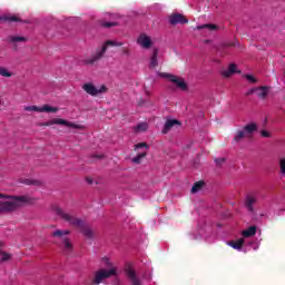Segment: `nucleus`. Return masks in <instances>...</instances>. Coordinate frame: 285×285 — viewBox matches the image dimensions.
Masks as SVG:
<instances>
[{"instance_id":"1","label":"nucleus","mask_w":285,"mask_h":285,"mask_svg":"<svg viewBox=\"0 0 285 285\" xmlns=\"http://www.w3.org/2000/svg\"><path fill=\"white\" fill-rule=\"evenodd\" d=\"M52 210H53L55 215L60 217V219H63V222L69 223V226L79 228L80 233H82V235L85 237H87V239H92V237H95V232L92 230V228H90L88 225H86V223L83 220H81L80 218L75 217L73 215L63 210L61 207H59L57 205H55L52 207Z\"/></svg>"},{"instance_id":"2","label":"nucleus","mask_w":285,"mask_h":285,"mask_svg":"<svg viewBox=\"0 0 285 285\" xmlns=\"http://www.w3.org/2000/svg\"><path fill=\"white\" fill-rule=\"evenodd\" d=\"M9 199H13V202L0 203V213H12L19 208V204H32V198L28 196H9Z\"/></svg>"},{"instance_id":"3","label":"nucleus","mask_w":285,"mask_h":285,"mask_svg":"<svg viewBox=\"0 0 285 285\" xmlns=\"http://www.w3.org/2000/svg\"><path fill=\"white\" fill-rule=\"evenodd\" d=\"M255 132H257V124L249 122L235 132L234 141L235 144H242L244 139H253V135H255Z\"/></svg>"},{"instance_id":"4","label":"nucleus","mask_w":285,"mask_h":285,"mask_svg":"<svg viewBox=\"0 0 285 285\" xmlns=\"http://www.w3.org/2000/svg\"><path fill=\"white\" fill-rule=\"evenodd\" d=\"M108 46H124V42H117L112 40H107L105 45L102 46L101 50L96 51V53L91 58H86L81 60L82 66H94V63H97L99 59L106 55V50H108Z\"/></svg>"},{"instance_id":"5","label":"nucleus","mask_w":285,"mask_h":285,"mask_svg":"<svg viewBox=\"0 0 285 285\" xmlns=\"http://www.w3.org/2000/svg\"><path fill=\"white\" fill-rule=\"evenodd\" d=\"M117 275V269L110 268V269H99L95 273L94 279L91 281V285H99L104 279H109V277H112Z\"/></svg>"},{"instance_id":"6","label":"nucleus","mask_w":285,"mask_h":285,"mask_svg":"<svg viewBox=\"0 0 285 285\" xmlns=\"http://www.w3.org/2000/svg\"><path fill=\"white\" fill-rule=\"evenodd\" d=\"M160 77H164L165 79H169L171 83H175V86L179 89L186 92L188 90V85L186 83V80L184 78H179L177 76L170 75V73H160Z\"/></svg>"},{"instance_id":"7","label":"nucleus","mask_w":285,"mask_h":285,"mask_svg":"<svg viewBox=\"0 0 285 285\" xmlns=\"http://www.w3.org/2000/svg\"><path fill=\"white\" fill-rule=\"evenodd\" d=\"M66 126L67 128H80L79 125L75 122H70L68 120H63L61 118H53L51 120H48L47 122H42L41 126Z\"/></svg>"},{"instance_id":"8","label":"nucleus","mask_w":285,"mask_h":285,"mask_svg":"<svg viewBox=\"0 0 285 285\" xmlns=\"http://www.w3.org/2000/svg\"><path fill=\"white\" fill-rule=\"evenodd\" d=\"M66 235H70V230L58 229L51 234L52 237H59L62 240L66 250H72V243H70Z\"/></svg>"},{"instance_id":"9","label":"nucleus","mask_w":285,"mask_h":285,"mask_svg":"<svg viewBox=\"0 0 285 285\" xmlns=\"http://www.w3.org/2000/svg\"><path fill=\"white\" fill-rule=\"evenodd\" d=\"M82 90H85L87 95H91V97H97V95H104V92H106L108 88H106V86L102 85L99 89H97L95 85L88 82L82 86Z\"/></svg>"},{"instance_id":"10","label":"nucleus","mask_w":285,"mask_h":285,"mask_svg":"<svg viewBox=\"0 0 285 285\" xmlns=\"http://www.w3.org/2000/svg\"><path fill=\"white\" fill-rule=\"evenodd\" d=\"M125 273L131 285H141V279H139L137 272L132 267H126Z\"/></svg>"},{"instance_id":"11","label":"nucleus","mask_w":285,"mask_h":285,"mask_svg":"<svg viewBox=\"0 0 285 285\" xmlns=\"http://www.w3.org/2000/svg\"><path fill=\"white\" fill-rule=\"evenodd\" d=\"M169 23L170 26H177V23H188V20L186 19V16L181 13H174L169 16Z\"/></svg>"},{"instance_id":"12","label":"nucleus","mask_w":285,"mask_h":285,"mask_svg":"<svg viewBox=\"0 0 285 285\" xmlns=\"http://www.w3.org/2000/svg\"><path fill=\"white\" fill-rule=\"evenodd\" d=\"M7 41L8 43H11V46H13V48L17 50V43H26V41H28V38L22 36H8Z\"/></svg>"},{"instance_id":"13","label":"nucleus","mask_w":285,"mask_h":285,"mask_svg":"<svg viewBox=\"0 0 285 285\" xmlns=\"http://www.w3.org/2000/svg\"><path fill=\"white\" fill-rule=\"evenodd\" d=\"M175 126H181L179 120H177V119L167 120L163 128V135H168V132H170V130H173V128H175Z\"/></svg>"},{"instance_id":"14","label":"nucleus","mask_w":285,"mask_h":285,"mask_svg":"<svg viewBox=\"0 0 285 285\" xmlns=\"http://www.w3.org/2000/svg\"><path fill=\"white\" fill-rule=\"evenodd\" d=\"M236 72L240 73L242 71L237 70V65L232 63L226 70L222 72V75L225 77V79H228L233 77V75H236Z\"/></svg>"},{"instance_id":"15","label":"nucleus","mask_w":285,"mask_h":285,"mask_svg":"<svg viewBox=\"0 0 285 285\" xmlns=\"http://www.w3.org/2000/svg\"><path fill=\"white\" fill-rule=\"evenodd\" d=\"M138 43L139 46H141L142 48H150V46H153V41L150 40V37L146 36V35H140V37L138 38Z\"/></svg>"},{"instance_id":"16","label":"nucleus","mask_w":285,"mask_h":285,"mask_svg":"<svg viewBox=\"0 0 285 285\" xmlns=\"http://www.w3.org/2000/svg\"><path fill=\"white\" fill-rule=\"evenodd\" d=\"M254 204H257V198L255 196H247L245 199V206L249 210V213H253V210H255L253 208Z\"/></svg>"},{"instance_id":"17","label":"nucleus","mask_w":285,"mask_h":285,"mask_svg":"<svg viewBox=\"0 0 285 285\" xmlns=\"http://www.w3.org/2000/svg\"><path fill=\"white\" fill-rule=\"evenodd\" d=\"M227 244L228 246L234 248V250H242V248L244 247V238H239L237 240H230Z\"/></svg>"},{"instance_id":"18","label":"nucleus","mask_w":285,"mask_h":285,"mask_svg":"<svg viewBox=\"0 0 285 285\" xmlns=\"http://www.w3.org/2000/svg\"><path fill=\"white\" fill-rule=\"evenodd\" d=\"M159 56V49L155 48L153 50L151 59H150V68H157L159 66V61L157 60V57Z\"/></svg>"},{"instance_id":"19","label":"nucleus","mask_w":285,"mask_h":285,"mask_svg":"<svg viewBox=\"0 0 285 285\" xmlns=\"http://www.w3.org/2000/svg\"><path fill=\"white\" fill-rule=\"evenodd\" d=\"M20 184H24L26 186H43V181L40 179H22Z\"/></svg>"},{"instance_id":"20","label":"nucleus","mask_w":285,"mask_h":285,"mask_svg":"<svg viewBox=\"0 0 285 285\" xmlns=\"http://www.w3.org/2000/svg\"><path fill=\"white\" fill-rule=\"evenodd\" d=\"M204 186H206V181L198 180V181L194 183L190 193L193 195H195V193H199V190H202L204 188Z\"/></svg>"},{"instance_id":"21","label":"nucleus","mask_w":285,"mask_h":285,"mask_svg":"<svg viewBox=\"0 0 285 285\" xmlns=\"http://www.w3.org/2000/svg\"><path fill=\"white\" fill-rule=\"evenodd\" d=\"M242 235L243 237H254V235H257V227L250 226L247 229L243 230Z\"/></svg>"},{"instance_id":"22","label":"nucleus","mask_w":285,"mask_h":285,"mask_svg":"<svg viewBox=\"0 0 285 285\" xmlns=\"http://www.w3.org/2000/svg\"><path fill=\"white\" fill-rule=\"evenodd\" d=\"M98 24L101 28H116V26H119V22L117 21H106V20H99Z\"/></svg>"},{"instance_id":"23","label":"nucleus","mask_w":285,"mask_h":285,"mask_svg":"<svg viewBox=\"0 0 285 285\" xmlns=\"http://www.w3.org/2000/svg\"><path fill=\"white\" fill-rule=\"evenodd\" d=\"M256 92L258 99H266L268 97V87H258Z\"/></svg>"},{"instance_id":"24","label":"nucleus","mask_w":285,"mask_h":285,"mask_svg":"<svg viewBox=\"0 0 285 285\" xmlns=\"http://www.w3.org/2000/svg\"><path fill=\"white\" fill-rule=\"evenodd\" d=\"M40 112H59V107H52L50 105H43L40 107Z\"/></svg>"},{"instance_id":"25","label":"nucleus","mask_w":285,"mask_h":285,"mask_svg":"<svg viewBox=\"0 0 285 285\" xmlns=\"http://www.w3.org/2000/svg\"><path fill=\"white\" fill-rule=\"evenodd\" d=\"M135 132H146L148 130V124L147 122H140L134 128Z\"/></svg>"},{"instance_id":"26","label":"nucleus","mask_w":285,"mask_h":285,"mask_svg":"<svg viewBox=\"0 0 285 285\" xmlns=\"http://www.w3.org/2000/svg\"><path fill=\"white\" fill-rule=\"evenodd\" d=\"M0 246H3V243L0 242ZM11 257L12 255L0 249V262H10Z\"/></svg>"},{"instance_id":"27","label":"nucleus","mask_w":285,"mask_h":285,"mask_svg":"<svg viewBox=\"0 0 285 285\" xmlns=\"http://www.w3.org/2000/svg\"><path fill=\"white\" fill-rule=\"evenodd\" d=\"M204 29H207V30H217V24L207 23V24H203V26H197V27H196V30H204Z\"/></svg>"},{"instance_id":"28","label":"nucleus","mask_w":285,"mask_h":285,"mask_svg":"<svg viewBox=\"0 0 285 285\" xmlns=\"http://www.w3.org/2000/svg\"><path fill=\"white\" fill-rule=\"evenodd\" d=\"M146 155H148V151H144V153L139 154L138 156L132 158V163L141 164V159H144V157H146Z\"/></svg>"},{"instance_id":"29","label":"nucleus","mask_w":285,"mask_h":285,"mask_svg":"<svg viewBox=\"0 0 285 285\" xmlns=\"http://www.w3.org/2000/svg\"><path fill=\"white\" fill-rule=\"evenodd\" d=\"M278 166L281 168V175H283V177H285V158L281 157L278 159Z\"/></svg>"},{"instance_id":"30","label":"nucleus","mask_w":285,"mask_h":285,"mask_svg":"<svg viewBox=\"0 0 285 285\" xmlns=\"http://www.w3.org/2000/svg\"><path fill=\"white\" fill-rule=\"evenodd\" d=\"M24 110L27 112H41V107H37V106H27L24 107Z\"/></svg>"},{"instance_id":"31","label":"nucleus","mask_w":285,"mask_h":285,"mask_svg":"<svg viewBox=\"0 0 285 285\" xmlns=\"http://www.w3.org/2000/svg\"><path fill=\"white\" fill-rule=\"evenodd\" d=\"M0 77H12V72H10L7 68L0 67Z\"/></svg>"},{"instance_id":"32","label":"nucleus","mask_w":285,"mask_h":285,"mask_svg":"<svg viewBox=\"0 0 285 285\" xmlns=\"http://www.w3.org/2000/svg\"><path fill=\"white\" fill-rule=\"evenodd\" d=\"M214 161L218 168H222L226 164V158H216Z\"/></svg>"},{"instance_id":"33","label":"nucleus","mask_w":285,"mask_h":285,"mask_svg":"<svg viewBox=\"0 0 285 285\" xmlns=\"http://www.w3.org/2000/svg\"><path fill=\"white\" fill-rule=\"evenodd\" d=\"M139 148H146V150H148V144L139 142V144L135 145V150H139Z\"/></svg>"},{"instance_id":"34","label":"nucleus","mask_w":285,"mask_h":285,"mask_svg":"<svg viewBox=\"0 0 285 285\" xmlns=\"http://www.w3.org/2000/svg\"><path fill=\"white\" fill-rule=\"evenodd\" d=\"M4 21H21V18L17 17V16H11V17H7L4 18Z\"/></svg>"},{"instance_id":"35","label":"nucleus","mask_w":285,"mask_h":285,"mask_svg":"<svg viewBox=\"0 0 285 285\" xmlns=\"http://www.w3.org/2000/svg\"><path fill=\"white\" fill-rule=\"evenodd\" d=\"M88 186H99V180L87 179Z\"/></svg>"},{"instance_id":"36","label":"nucleus","mask_w":285,"mask_h":285,"mask_svg":"<svg viewBox=\"0 0 285 285\" xmlns=\"http://www.w3.org/2000/svg\"><path fill=\"white\" fill-rule=\"evenodd\" d=\"M102 262L105 266H107L108 268H112V263H110V259L108 257L102 258Z\"/></svg>"},{"instance_id":"37","label":"nucleus","mask_w":285,"mask_h":285,"mask_svg":"<svg viewBox=\"0 0 285 285\" xmlns=\"http://www.w3.org/2000/svg\"><path fill=\"white\" fill-rule=\"evenodd\" d=\"M245 78L248 79L250 83H257V79L250 75H246Z\"/></svg>"},{"instance_id":"38","label":"nucleus","mask_w":285,"mask_h":285,"mask_svg":"<svg viewBox=\"0 0 285 285\" xmlns=\"http://www.w3.org/2000/svg\"><path fill=\"white\" fill-rule=\"evenodd\" d=\"M255 92H257V88H252L246 92V96L248 97L250 95H254Z\"/></svg>"},{"instance_id":"39","label":"nucleus","mask_w":285,"mask_h":285,"mask_svg":"<svg viewBox=\"0 0 285 285\" xmlns=\"http://www.w3.org/2000/svg\"><path fill=\"white\" fill-rule=\"evenodd\" d=\"M95 159H104V155H92L91 161H95Z\"/></svg>"},{"instance_id":"40","label":"nucleus","mask_w":285,"mask_h":285,"mask_svg":"<svg viewBox=\"0 0 285 285\" xmlns=\"http://www.w3.org/2000/svg\"><path fill=\"white\" fill-rule=\"evenodd\" d=\"M261 135H262V137H267V138L271 137V132H268V131H266V130H263V131L261 132Z\"/></svg>"},{"instance_id":"41","label":"nucleus","mask_w":285,"mask_h":285,"mask_svg":"<svg viewBox=\"0 0 285 285\" xmlns=\"http://www.w3.org/2000/svg\"><path fill=\"white\" fill-rule=\"evenodd\" d=\"M2 198H10V196H6L3 194H0V199H2Z\"/></svg>"},{"instance_id":"42","label":"nucleus","mask_w":285,"mask_h":285,"mask_svg":"<svg viewBox=\"0 0 285 285\" xmlns=\"http://www.w3.org/2000/svg\"><path fill=\"white\" fill-rule=\"evenodd\" d=\"M109 17H110V19H115V16H110V14H109Z\"/></svg>"},{"instance_id":"43","label":"nucleus","mask_w":285,"mask_h":285,"mask_svg":"<svg viewBox=\"0 0 285 285\" xmlns=\"http://www.w3.org/2000/svg\"><path fill=\"white\" fill-rule=\"evenodd\" d=\"M2 20H3V18L0 17V21H2Z\"/></svg>"}]
</instances>
